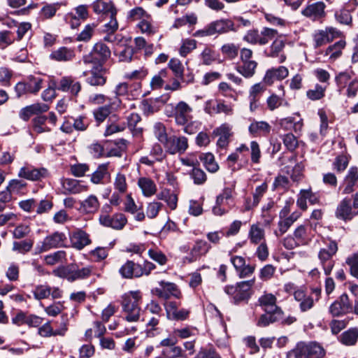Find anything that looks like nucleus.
I'll return each instance as SVG.
<instances>
[{
    "mask_svg": "<svg viewBox=\"0 0 358 358\" xmlns=\"http://www.w3.org/2000/svg\"><path fill=\"white\" fill-rule=\"evenodd\" d=\"M341 34L342 33L338 29L333 27H327L323 29L317 30L313 34L314 46L319 48L324 45L339 38Z\"/></svg>",
    "mask_w": 358,
    "mask_h": 358,
    "instance_id": "9d476101",
    "label": "nucleus"
},
{
    "mask_svg": "<svg viewBox=\"0 0 358 358\" xmlns=\"http://www.w3.org/2000/svg\"><path fill=\"white\" fill-rule=\"evenodd\" d=\"M345 41L340 40L333 45H329L325 50L324 55L329 57V59L331 61H335L341 56L343 50L345 48Z\"/></svg>",
    "mask_w": 358,
    "mask_h": 358,
    "instance_id": "f704fd0d",
    "label": "nucleus"
},
{
    "mask_svg": "<svg viewBox=\"0 0 358 358\" xmlns=\"http://www.w3.org/2000/svg\"><path fill=\"white\" fill-rule=\"evenodd\" d=\"M108 169V164L106 163L99 165L91 176L92 182L94 184L101 183L103 178L109 175Z\"/></svg>",
    "mask_w": 358,
    "mask_h": 358,
    "instance_id": "de8ad7c7",
    "label": "nucleus"
},
{
    "mask_svg": "<svg viewBox=\"0 0 358 358\" xmlns=\"http://www.w3.org/2000/svg\"><path fill=\"white\" fill-rule=\"evenodd\" d=\"M325 4L322 1H317L309 4L303 10L302 14L304 16L312 18L313 20L320 19L325 15Z\"/></svg>",
    "mask_w": 358,
    "mask_h": 358,
    "instance_id": "393cba45",
    "label": "nucleus"
},
{
    "mask_svg": "<svg viewBox=\"0 0 358 358\" xmlns=\"http://www.w3.org/2000/svg\"><path fill=\"white\" fill-rule=\"evenodd\" d=\"M293 237L300 245H306L308 242L306 227L303 225L299 226L294 230Z\"/></svg>",
    "mask_w": 358,
    "mask_h": 358,
    "instance_id": "69168bd1",
    "label": "nucleus"
},
{
    "mask_svg": "<svg viewBox=\"0 0 358 358\" xmlns=\"http://www.w3.org/2000/svg\"><path fill=\"white\" fill-rule=\"evenodd\" d=\"M192 108L189 104L181 101L175 106L172 114L168 116L173 117L176 124L182 126L183 131L191 135L196 133L201 125L199 122L192 120Z\"/></svg>",
    "mask_w": 358,
    "mask_h": 358,
    "instance_id": "f257e3e1",
    "label": "nucleus"
},
{
    "mask_svg": "<svg viewBox=\"0 0 358 358\" xmlns=\"http://www.w3.org/2000/svg\"><path fill=\"white\" fill-rule=\"evenodd\" d=\"M48 174V171L45 168L36 169L31 166L22 167L17 176L29 180H38L42 178H45Z\"/></svg>",
    "mask_w": 358,
    "mask_h": 358,
    "instance_id": "6ab92c4d",
    "label": "nucleus"
},
{
    "mask_svg": "<svg viewBox=\"0 0 358 358\" xmlns=\"http://www.w3.org/2000/svg\"><path fill=\"white\" fill-rule=\"evenodd\" d=\"M294 299L299 303V308L302 312H306L314 306V298L308 295L304 290L298 289L293 292Z\"/></svg>",
    "mask_w": 358,
    "mask_h": 358,
    "instance_id": "5701e85b",
    "label": "nucleus"
},
{
    "mask_svg": "<svg viewBox=\"0 0 358 358\" xmlns=\"http://www.w3.org/2000/svg\"><path fill=\"white\" fill-rule=\"evenodd\" d=\"M92 271L91 266L73 269V268H62L55 273L60 277L66 278L69 280L73 281L78 279H83L89 277Z\"/></svg>",
    "mask_w": 358,
    "mask_h": 358,
    "instance_id": "ddd939ff",
    "label": "nucleus"
},
{
    "mask_svg": "<svg viewBox=\"0 0 358 358\" xmlns=\"http://www.w3.org/2000/svg\"><path fill=\"white\" fill-rule=\"evenodd\" d=\"M110 211L111 208L109 206L103 207V211L99 217L101 224L115 230L122 229L127 223L126 216L122 213H117L113 216H110L108 215V213Z\"/></svg>",
    "mask_w": 358,
    "mask_h": 358,
    "instance_id": "20e7f679",
    "label": "nucleus"
},
{
    "mask_svg": "<svg viewBox=\"0 0 358 358\" xmlns=\"http://www.w3.org/2000/svg\"><path fill=\"white\" fill-rule=\"evenodd\" d=\"M55 88L62 92H69L73 95H77L81 90V85L71 76H64L57 83H55Z\"/></svg>",
    "mask_w": 358,
    "mask_h": 358,
    "instance_id": "2eb2a0df",
    "label": "nucleus"
},
{
    "mask_svg": "<svg viewBox=\"0 0 358 358\" xmlns=\"http://www.w3.org/2000/svg\"><path fill=\"white\" fill-rule=\"evenodd\" d=\"M336 20L341 24L349 25L352 23V15L348 9L343 8L336 12Z\"/></svg>",
    "mask_w": 358,
    "mask_h": 358,
    "instance_id": "e2e57ef3",
    "label": "nucleus"
},
{
    "mask_svg": "<svg viewBox=\"0 0 358 358\" xmlns=\"http://www.w3.org/2000/svg\"><path fill=\"white\" fill-rule=\"evenodd\" d=\"M48 117L45 115H38L32 120L33 129L37 134H41L50 131L45 122Z\"/></svg>",
    "mask_w": 358,
    "mask_h": 358,
    "instance_id": "8fccbe9b",
    "label": "nucleus"
},
{
    "mask_svg": "<svg viewBox=\"0 0 358 358\" xmlns=\"http://www.w3.org/2000/svg\"><path fill=\"white\" fill-rule=\"evenodd\" d=\"M62 185L64 194H77L87 190V186L82 185L80 181L75 179H64Z\"/></svg>",
    "mask_w": 358,
    "mask_h": 358,
    "instance_id": "4be33fe9",
    "label": "nucleus"
},
{
    "mask_svg": "<svg viewBox=\"0 0 358 358\" xmlns=\"http://www.w3.org/2000/svg\"><path fill=\"white\" fill-rule=\"evenodd\" d=\"M200 56L203 64L210 65L217 59L218 55L212 48L206 47Z\"/></svg>",
    "mask_w": 358,
    "mask_h": 358,
    "instance_id": "5fc2aeb1",
    "label": "nucleus"
},
{
    "mask_svg": "<svg viewBox=\"0 0 358 358\" xmlns=\"http://www.w3.org/2000/svg\"><path fill=\"white\" fill-rule=\"evenodd\" d=\"M231 127L227 123L215 128L212 133L213 136H219L217 145L220 148H225L229 143V138L231 136Z\"/></svg>",
    "mask_w": 358,
    "mask_h": 358,
    "instance_id": "b1692460",
    "label": "nucleus"
},
{
    "mask_svg": "<svg viewBox=\"0 0 358 358\" xmlns=\"http://www.w3.org/2000/svg\"><path fill=\"white\" fill-rule=\"evenodd\" d=\"M74 57L75 52L73 50L66 47H61L57 50L52 51L50 55V58L57 62L71 61Z\"/></svg>",
    "mask_w": 358,
    "mask_h": 358,
    "instance_id": "473e14b6",
    "label": "nucleus"
},
{
    "mask_svg": "<svg viewBox=\"0 0 358 358\" xmlns=\"http://www.w3.org/2000/svg\"><path fill=\"white\" fill-rule=\"evenodd\" d=\"M165 102L166 101L161 98L145 100L142 103V109L144 113L147 115L152 114L158 111L160 107L163 106Z\"/></svg>",
    "mask_w": 358,
    "mask_h": 358,
    "instance_id": "58836bf2",
    "label": "nucleus"
},
{
    "mask_svg": "<svg viewBox=\"0 0 358 358\" xmlns=\"http://www.w3.org/2000/svg\"><path fill=\"white\" fill-rule=\"evenodd\" d=\"M271 130V125L265 121H253L248 127L249 133L253 137L266 136Z\"/></svg>",
    "mask_w": 358,
    "mask_h": 358,
    "instance_id": "cd10ccee",
    "label": "nucleus"
},
{
    "mask_svg": "<svg viewBox=\"0 0 358 358\" xmlns=\"http://www.w3.org/2000/svg\"><path fill=\"white\" fill-rule=\"evenodd\" d=\"M32 293L36 300L47 299L50 295L51 287L46 285H40L34 289Z\"/></svg>",
    "mask_w": 358,
    "mask_h": 358,
    "instance_id": "6e6d98bb",
    "label": "nucleus"
},
{
    "mask_svg": "<svg viewBox=\"0 0 358 358\" xmlns=\"http://www.w3.org/2000/svg\"><path fill=\"white\" fill-rule=\"evenodd\" d=\"M31 231L29 225L20 224L15 227L12 231L13 237L15 239H22L27 237Z\"/></svg>",
    "mask_w": 358,
    "mask_h": 358,
    "instance_id": "052dcab7",
    "label": "nucleus"
},
{
    "mask_svg": "<svg viewBox=\"0 0 358 358\" xmlns=\"http://www.w3.org/2000/svg\"><path fill=\"white\" fill-rule=\"evenodd\" d=\"M113 187L115 191L120 194H124L127 191V182L124 174L118 173L114 179Z\"/></svg>",
    "mask_w": 358,
    "mask_h": 358,
    "instance_id": "3c124183",
    "label": "nucleus"
},
{
    "mask_svg": "<svg viewBox=\"0 0 358 358\" xmlns=\"http://www.w3.org/2000/svg\"><path fill=\"white\" fill-rule=\"evenodd\" d=\"M255 283V280L242 281L236 285L226 286L224 292L232 296L235 302L248 299L250 295V289Z\"/></svg>",
    "mask_w": 358,
    "mask_h": 358,
    "instance_id": "0eeeda50",
    "label": "nucleus"
},
{
    "mask_svg": "<svg viewBox=\"0 0 358 358\" xmlns=\"http://www.w3.org/2000/svg\"><path fill=\"white\" fill-rule=\"evenodd\" d=\"M163 145L166 153L173 155L185 153L189 147V143L186 136L172 135Z\"/></svg>",
    "mask_w": 358,
    "mask_h": 358,
    "instance_id": "1a4fd4ad",
    "label": "nucleus"
},
{
    "mask_svg": "<svg viewBox=\"0 0 358 358\" xmlns=\"http://www.w3.org/2000/svg\"><path fill=\"white\" fill-rule=\"evenodd\" d=\"M158 199L164 201L171 210H175L177 207L178 196L169 189H164L157 194Z\"/></svg>",
    "mask_w": 358,
    "mask_h": 358,
    "instance_id": "79ce46f5",
    "label": "nucleus"
},
{
    "mask_svg": "<svg viewBox=\"0 0 358 358\" xmlns=\"http://www.w3.org/2000/svg\"><path fill=\"white\" fill-rule=\"evenodd\" d=\"M215 34H222L233 29L234 24L229 20H218L211 22Z\"/></svg>",
    "mask_w": 358,
    "mask_h": 358,
    "instance_id": "a18cd8bd",
    "label": "nucleus"
},
{
    "mask_svg": "<svg viewBox=\"0 0 358 358\" xmlns=\"http://www.w3.org/2000/svg\"><path fill=\"white\" fill-rule=\"evenodd\" d=\"M204 110L206 113L213 115L218 113H224L227 115L233 114V107L230 104H227L221 100H209L206 102Z\"/></svg>",
    "mask_w": 358,
    "mask_h": 358,
    "instance_id": "4468645a",
    "label": "nucleus"
},
{
    "mask_svg": "<svg viewBox=\"0 0 358 358\" xmlns=\"http://www.w3.org/2000/svg\"><path fill=\"white\" fill-rule=\"evenodd\" d=\"M92 7L96 13L116 16V9L110 1L97 0L94 2Z\"/></svg>",
    "mask_w": 358,
    "mask_h": 358,
    "instance_id": "7c9ffc66",
    "label": "nucleus"
},
{
    "mask_svg": "<svg viewBox=\"0 0 358 358\" xmlns=\"http://www.w3.org/2000/svg\"><path fill=\"white\" fill-rule=\"evenodd\" d=\"M233 191L231 187H225L222 193L216 197L215 204L213 208L215 215L222 216L229 212L231 208L230 203L233 201Z\"/></svg>",
    "mask_w": 358,
    "mask_h": 358,
    "instance_id": "6e6552de",
    "label": "nucleus"
},
{
    "mask_svg": "<svg viewBox=\"0 0 358 358\" xmlns=\"http://www.w3.org/2000/svg\"><path fill=\"white\" fill-rule=\"evenodd\" d=\"M138 186L141 189L143 195L145 197L152 196L157 192V186L155 182L150 178H139L138 180Z\"/></svg>",
    "mask_w": 358,
    "mask_h": 358,
    "instance_id": "2f4dec72",
    "label": "nucleus"
},
{
    "mask_svg": "<svg viewBox=\"0 0 358 358\" xmlns=\"http://www.w3.org/2000/svg\"><path fill=\"white\" fill-rule=\"evenodd\" d=\"M70 241L72 246L77 250H82L91 243L90 236L82 229H76L70 235Z\"/></svg>",
    "mask_w": 358,
    "mask_h": 358,
    "instance_id": "412c9836",
    "label": "nucleus"
},
{
    "mask_svg": "<svg viewBox=\"0 0 358 358\" xmlns=\"http://www.w3.org/2000/svg\"><path fill=\"white\" fill-rule=\"evenodd\" d=\"M221 52L227 58L233 59L238 54V47L234 43H227L222 46Z\"/></svg>",
    "mask_w": 358,
    "mask_h": 358,
    "instance_id": "680f3d73",
    "label": "nucleus"
},
{
    "mask_svg": "<svg viewBox=\"0 0 358 358\" xmlns=\"http://www.w3.org/2000/svg\"><path fill=\"white\" fill-rule=\"evenodd\" d=\"M211 246L206 241L203 240H198L193 245L191 252L190 257L188 258L189 262H193L201 256L205 255L210 249Z\"/></svg>",
    "mask_w": 358,
    "mask_h": 358,
    "instance_id": "c85d7f7f",
    "label": "nucleus"
},
{
    "mask_svg": "<svg viewBox=\"0 0 358 358\" xmlns=\"http://www.w3.org/2000/svg\"><path fill=\"white\" fill-rule=\"evenodd\" d=\"M338 341L346 346L355 345L358 341V328L352 327L345 331L341 334Z\"/></svg>",
    "mask_w": 358,
    "mask_h": 358,
    "instance_id": "c9c22d12",
    "label": "nucleus"
},
{
    "mask_svg": "<svg viewBox=\"0 0 358 358\" xmlns=\"http://www.w3.org/2000/svg\"><path fill=\"white\" fill-rule=\"evenodd\" d=\"M326 355L324 348L316 342H299L288 351L287 358H323Z\"/></svg>",
    "mask_w": 358,
    "mask_h": 358,
    "instance_id": "f03ea898",
    "label": "nucleus"
},
{
    "mask_svg": "<svg viewBox=\"0 0 358 358\" xmlns=\"http://www.w3.org/2000/svg\"><path fill=\"white\" fill-rule=\"evenodd\" d=\"M66 241V236L63 232L55 231L38 243L36 246V253H43L51 249L62 248L64 246Z\"/></svg>",
    "mask_w": 358,
    "mask_h": 358,
    "instance_id": "39448f33",
    "label": "nucleus"
},
{
    "mask_svg": "<svg viewBox=\"0 0 358 358\" xmlns=\"http://www.w3.org/2000/svg\"><path fill=\"white\" fill-rule=\"evenodd\" d=\"M60 6L61 3L59 2L52 3H45L40 10L39 15L43 20L51 19L56 15Z\"/></svg>",
    "mask_w": 358,
    "mask_h": 358,
    "instance_id": "37998d69",
    "label": "nucleus"
},
{
    "mask_svg": "<svg viewBox=\"0 0 358 358\" xmlns=\"http://www.w3.org/2000/svg\"><path fill=\"white\" fill-rule=\"evenodd\" d=\"M357 214L358 211L352 210L350 200L346 199L341 201L336 212V217L343 220H351Z\"/></svg>",
    "mask_w": 358,
    "mask_h": 358,
    "instance_id": "c756f323",
    "label": "nucleus"
},
{
    "mask_svg": "<svg viewBox=\"0 0 358 358\" xmlns=\"http://www.w3.org/2000/svg\"><path fill=\"white\" fill-rule=\"evenodd\" d=\"M285 47V42L282 38H275L269 47L268 52L266 53L267 56L277 58L279 63H283L287 59L284 52Z\"/></svg>",
    "mask_w": 358,
    "mask_h": 358,
    "instance_id": "a211bd4d",
    "label": "nucleus"
},
{
    "mask_svg": "<svg viewBox=\"0 0 358 358\" xmlns=\"http://www.w3.org/2000/svg\"><path fill=\"white\" fill-rule=\"evenodd\" d=\"M43 80L39 77L29 76L23 82L18 83L15 86V92L18 97L27 93H36L41 89Z\"/></svg>",
    "mask_w": 358,
    "mask_h": 358,
    "instance_id": "9b49d317",
    "label": "nucleus"
},
{
    "mask_svg": "<svg viewBox=\"0 0 358 358\" xmlns=\"http://www.w3.org/2000/svg\"><path fill=\"white\" fill-rule=\"evenodd\" d=\"M358 182V168L351 166L343 180V194H350L355 190Z\"/></svg>",
    "mask_w": 358,
    "mask_h": 358,
    "instance_id": "a878e982",
    "label": "nucleus"
},
{
    "mask_svg": "<svg viewBox=\"0 0 358 358\" xmlns=\"http://www.w3.org/2000/svg\"><path fill=\"white\" fill-rule=\"evenodd\" d=\"M122 310L125 313V320L129 322H137L140 317V303L142 296L139 291H131L122 297Z\"/></svg>",
    "mask_w": 358,
    "mask_h": 358,
    "instance_id": "7ed1b4c3",
    "label": "nucleus"
},
{
    "mask_svg": "<svg viewBox=\"0 0 358 358\" xmlns=\"http://www.w3.org/2000/svg\"><path fill=\"white\" fill-rule=\"evenodd\" d=\"M159 284V287L152 289V293L159 299L166 300L171 296L177 299L180 297L181 292L176 284L164 280L160 281Z\"/></svg>",
    "mask_w": 358,
    "mask_h": 358,
    "instance_id": "f8f14e48",
    "label": "nucleus"
},
{
    "mask_svg": "<svg viewBox=\"0 0 358 358\" xmlns=\"http://www.w3.org/2000/svg\"><path fill=\"white\" fill-rule=\"evenodd\" d=\"M33 244L34 243L31 240L14 241L13 243L12 250L20 254H26L31 250Z\"/></svg>",
    "mask_w": 358,
    "mask_h": 358,
    "instance_id": "603ef678",
    "label": "nucleus"
},
{
    "mask_svg": "<svg viewBox=\"0 0 358 358\" xmlns=\"http://www.w3.org/2000/svg\"><path fill=\"white\" fill-rule=\"evenodd\" d=\"M276 300L273 294H265L259 298V303L268 313L275 312L277 314H283L282 310L277 306Z\"/></svg>",
    "mask_w": 358,
    "mask_h": 358,
    "instance_id": "bb28decb",
    "label": "nucleus"
},
{
    "mask_svg": "<svg viewBox=\"0 0 358 358\" xmlns=\"http://www.w3.org/2000/svg\"><path fill=\"white\" fill-rule=\"evenodd\" d=\"M278 34V31L268 27H263L259 35L261 37V45L267 44L270 41L273 39Z\"/></svg>",
    "mask_w": 358,
    "mask_h": 358,
    "instance_id": "13d9d810",
    "label": "nucleus"
},
{
    "mask_svg": "<svg viewBox=\"0 0 358 358\" xmlns=\"http://www.w3.org/2000/svg\"><path fill=\"white\" fill-rule=\"evenodd\" d=\"M110 57L109 48L103 43H96L92 50L83 57L85 64H102Z\"/></svg>",
    "mask_w": 358,
    "mask_h": 358,
    "instance_id": "423d86ee",
    "label": "nucleus"
},
{
    "mask_svg": "<svg viewBox=\"0 0 358 358\" xmlns=\"http://www.w3.org/2000/svg\"><path fill=\"white\" fill-rule=\"evenodd\" d=\"M200 161H202L206 170L211 173H215L219 169V166L215 160L214 155L210 152L202 153L199 155Z\"/></svg>",
    "mask_w": 358,
    "mask_h": 358,
    "instance_id": "c03bdc74",
    "label": "nucleus"
},
{
    "mask_svg": "<svg viewBox=\"0 0 358 358\" xmlns=\"http://www.w3.org/2000/svg\"><path fill=\"white\" fill-rule=\"evenodd\" d=\"M248 238L250 243L255 245L266 241L264 229L259 224H252L248 232Z\"/></svg>",
    "mask_w": 358,
    "mask_h": 358,
    "instance_id": "e433bc0d",
    "label": "nucleus"
},
{
    "mask_svg": "<svg viewBox=\"0 0 358 358\" xmlns=\"http://www.w3.org/2000/svg\"><path fill=\"white\" fill-rule=\"evenodd\" d=\"M106 69L102 64L94 65L91 69L90 76L87 79V83L92 86L104 85L106 82Z\"/></svg>",
    "mask_w": 358,
    "mask_h": 358,
    "instance_id": "f3484780",
    "label": "nucleus"
},
{
    "mask_svg": "<svg viewBox=\"0 0 358 358\" xmlns=\"http://www.w3.org/2000/svg\"><path fill=\"white\" fill-rule=\"evenodd\" d=\"M282 315L283 314H277L275 312L263 314L257 322V326L260 327H265L270 324L274 323L280 320L282 317Z\"/></svg>",
    "mask_w": 358,
    "mask_h": 358,
    "instance_id": "49530a36",
    "label": "nucleus"
},
{
    "mask_svg": "<svg viewBox=\"0 0 358 358\" xmlns=\"http://www.w3.org/2000/svg\"><path fill=\"white\" fill-rule=\"evenodd\" d=\"M257 62L255 60L242 62V64L236 67V71L245 78L252 77L256 71Z\"/></svg>",
    "mask_w": 358,
    "mask_h": 358,
    "instance_id": "4c0bfd02",
    "label": "nucleus"
},
{
    "mask_svg": "<svg viewBox=\"0 0 358 358\" xmlns=\"http://www.w3.org/2000/svg\"><path fill=\"white\" fill-rule=\"evenodd\" d=\"M67 327L66 324H64V326L62 329L58 330H53L50 325V322H48L38 329V334L43 337H50L52 336L57 335L64 336Z\"/></svg>",
    "mask_w": 358,
    "mask_h": 358,
    "instance_id": "ea45409f",
    "label": "nucleus"
},
{
    "mask_svg": "<svg viewBox=\"0 0 358 358\" xmlns=\"http://www.w3.org/2000/svg\"><path fill=\"white\" fill-rule=\"evenodd\" d=\"M345 263L350 266V274L358 278V252L349 255L346 258Z\"/></svg>",
    "mask_w": 358,
    "mask_h": 358,
    "instance_id": "4d7b16f0",
    "label": "nucleus"
},
{
    "mask_svg": "<svg viewBox=\"0 0 358 358\" xmlns=\"http://www.w3.org/2000/svg\"><path fill=\"white\" fill-rule=\"evenodd\" d=\"M334 255L327 252V249H321L319 252L318 257L323 266L325 275H328L331 273L334 267V263L331 261Z\"/></svg>",
    "mask_w": 358,
    "mask_h": 358,
    "instance_id": "a19ab883",
    "label": "nucleus"
},
{
    "mask_svg": "<svg viewBox=\"0 0 358 358\" xmlns=\"http://www.w3.org/2000/svg\"><path fill=\"white\" fill-rule=\"evenodd\" d=\"M119 273L124 278L131 279L139 278L143 275L141 265L128 260L120 268Z\"/></svg>",
    "mask_w": 358,
    "mask_h": 358,
    "instance_id": "aec40b11",
    "label": "nucleus"
},
{
    "mask_svg": "<svg viewBox=\"0 0 358 358\" xmlns=\"http://www.w3.org/2000/svg\"><path fill=\"white\" fill-rule=\"evenodd\" d=\"M99 206L98 198L91 194L80 203V210L85 213H94L99 208Z\"/></svg>",
    "mask_w": 358,
    "mask_h": 358,
    "instance_id": "72a5a7b5",
    "label": "nucleus"
},
{
    "mask_svg": "<svg viewBox=\"0 0 358 358\" xmlns=\"http://www.w3.org/2000/svg\"><path fill=\"white\" fill-rule=\"evenodd\" d=\"M289 75V70L284 66L271 68L266 71L263 82L266 85H271L275 80H282Z\"/></svg>",
    "mask_w": 358,
    "mask_h": 358,
    "instance_id": "dca6fc26",
    "label": "nucleus"
},
{
    "mask_svg": "<svg viewBox=\"0 0 358 358\" xmlns=\"http://www.w3.org/2000/svg\"><path fill=\"white\" fill-rule=\"evenodd\" d=\"M163 207V204L158 201H152L146 207V215L150 219L155 218Z\"/></svg>",
    "mask_w": 358,
    "mask_h": 358,
    "instance_id": "0e129e2a",
    "label": "nucleus"
},
{
    "mask_svg": "<svg viewBox=\"0 0 358 358\" xmlns=\"http://www.w3.org/2000/svg\"><path fill=\"white\" fill-rule=\"evenodd\" d=\"M162 355L155 358H178L183 356V350L180 346L173 345L170 348H164L162 352Z\"/></svg>",
    "mask_w": 358,
    "mask_h": 358,
    "instance_id": "864d4df0",
    "label": "nucleus"
},
{
    "mask_svg": "<svg viewBox=\"0 0 358 358\" xmlns=\"http://www.w3.org/2000/svg\"><path fill=\"white\" fill-rule=\"evenodd\" d=\"M153 133L156 138L163 145L169 138L166 132V127L162 122H156L154 124Z\"/></svg>",
    "mask_w": 358,
    "mask_h": 358,
    "instance_id": "09e8293b",
    "label": "nucleus"
},
{
    "mask_svg": "<svg viewBox=\"0 0 358 358\" xmlns=\"http://www.w3.org/2000/svg\"><path fill=\"white\" fill-rule=\"evenodd\" d=\"M127 17L131 21H141L143 18L149 17V14H148L141 7H136L129 12Z\"/></svg>",
    "mask_w": 358,
    "mask_h": 358,
    "instance_id": "338daca9",
    "label": "nucleus"
},
{
    "mask_svg": "<svg viewBox=\"0 0 358 358\" xmlns=\"http://www.w3.org/2000/svg\"><path fill=\"white\" fill-rule=\"evenodd\" d=\"M6 277L10 282H15L20 278V266L15 263H10L5 272Z\"/></svg>",
    "mask_w": 358,
    "mask_h": 358,
    "instance_id": "bf43d9fd",
    "label": "nucleus"
},
{
    "mask_svg": "<svg viewBox=\"0 0 358 358\" xmlns=\"http://www.w3.org/2000/svg\"><path fill=\"white\" fill-rule=\"evenodd\" d=\"M196 358H220L212 347L202 348L196 355Z\"/></svg>",
    "mask_w": 358,
    "mask_h": 358,
    "instance_id": "774afa93",
    "label": "nucleus"
}]
</instances>
